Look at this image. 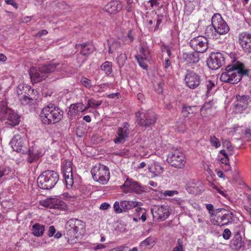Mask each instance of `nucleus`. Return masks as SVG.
Listing matches in <instances>:
<instances>
[{"label": "nucleus", "instance_id": "nucleus-57", "mask_svg": "<svg viewBox=\"0 0 251 251\" xmlns=\"http://www.w3.org/2000/svg\"><path fill=\"white\" fill-rule=\"evenodd\" d=\"M210 111L209 104L205 103L201 109V113L202 116H205V113Z\"/></svg>", "mask_w": 251, "mask_h": 251}, {"label": "nucleus", "instance_id": "nucleus-3", "mask_svg": "<svg viewBox=\"0 0 251 251\" xmlns=\"http://www.w3.org/2000/svg\"><path fill=\"white\" fill-rule=\"evenodd\" d=\"M63 111L52 104L45 106L40 114L42 122L45 125H51L59 122L63 117Z\"/></svg>", "mask_w": 251, "mask_h": 251}, {"label": "nucleus", "instance_id": "nucleus-44", "mask_svg": "<svg viewBox=\"0 0 251 251\" xmlns=\"http://www.w3.org/2000/svg\"><path fill=\"white\" fill-rule=\"evenodd\" d=\"M127 56L125 53H120L116 58V62L119 68H122L126 63Z\"/></svg>", "mask_w": 251, "mask_h": 251}, {"label": "nucleus", "instance_id": "nucleus-22", "mask_svg": "<svg viewBox=\"0 0 251 251\" xmlns=\"http://www.w3.org/2000/svg\"><path fill=\"white\" fill-rule=\"evenodd\" d=\"M129 125L125 123L121 127L118 128L117 135L114 139V142L116 144L124 143L128 137L129 133Z\"/></svg>", "mask_w": 251, "mask_h": 251}, {"label": "nucleus", "instance_id": "nucleus-17", "mask_svg": "<svg viewBox=\"0 0 251 251\" xmlns=\"http://www.w3.org/2000/svg\"><path fill=\"white\" fill-rule=\"evenodd\" d=\"M13 150L17 152L25 151L26 149V138L24 134L15 135L10 142Z\"/></svg>", "mask_w": 251, "mask_h": 251}, {"label": "nucleus", "instance_id": "nucleus-6", "mask_svg": "<svg viewBox=\"0 0 251 251\" xmlns=\"http://www.w3.org/2000/svg\"><path fill=\"white\" fill-rule=\"evenodd\" d=\"M59 179V175L55 171L47 170L42 173L38 177V186L43 189L52 188Z\"/></svg>", "mask_w": 251, "mask_h": 251}, {"label": "nucleus", "instance_id": "nucleus-43", "mask_svg": "<svg viewBox=\"0 0 251 251\" xmlns=\"http://www.w3.org/2000/svg\"><path fill=\"white\" fill-rule=\"evenodd\" d=\"M135 214L139 217L142 222H145L147 219V211L141 207H137L135 209Z\"/></svg>", "mask_w": 251, "mask_h": 251}, {"label": "nucleus", "instance_id": "nucleus-59", "mask_svg": "<svg viewBox=\"0 0 251 251\" xmlns=\"http://www.w3.org/2000/svg\"><path fill=\"white\" fill-rule=\"evenodd\" d=\"M194 8L195 5L192 2L190 1L186 3L185 5L186 10H188L189 12H191Z\"/></svg>", "mask_w": 251, "mask_h": 251}, {"label": "nucleus", "instance_id": "nucleus-50", "mask_svg": "<svg viewBox=\"0 0 251 251\" xmlns=\"http://www.w3.org/2000/svg\"><path fill=\"white\" fill-rule=\"evenodd\" d=\"M126 10L127 12H130L134 9V4L133 0H126Z\"/></svg>", "mask_w": 251, "mask_h": 251}, {"label": "nucleus", "instance_id": "nucleus-4", "mask_svg": "<svg viewBox=\"0 0 251 251\" xmlns=\"http://www.w3.org/2000/svg\"><path fill=\"white\" fill-rule=\"evenodd\" d=\"M69 226L67 231V241L72 245L77 242V239L80 238L85 231V224L82 221L75 219L69 221Z\"/></svg>", "mask_w": 251, "mask_h": 251}, {"label": "nucleus", "instance_id": "nucleus-27", "mask_svg": "<svg viewBox=\"0 0 251 251\" xmlns=\"http://www.w3.org/2000/svg\"><path fill=\"white\" fill-rule=\"evenodd\" d=\"M86 110V108L81 102L71 104L69 108L68 115L73 119L76 114Z\"/></svg>", "mask_w": 251, "mask_h": 251}, {"label": "nucleus", "instance_id": "nucleus-53", "mask_svg": "<svg viewBox=\"0 0 251 251\" xmlns=\"http://www.w3.org/2000/svg\"><path fill=\"white\" fill-rule=\"evenodd\" d=\"M80 82L86 88L89 89L92 86L91 80L86 77H82Z\"/></svg>", "mask_w": 251, "mask_h": 251}, {"label": "nucleus", "instance_id": "nucleus-9", "mask_svg": "<svg viewBox=\"0 0 251 251\" xmlns=\"http://www.w3.org/2000/svg\"><path fill=\"white\" fill-rule=\"evenodd\" d=\"M167 162L172 166L182 168L186 163L183 153L177 150L172 151L168 156Z\"/></svg>", "mask_w": 251, "mask_h": 251}, {"label": "nucleus", "instance_id": "nucleus-12", "mask_svg": "<svg viewBox=\"0 0 251 251\" xmlns=\"http://www.w3.org/2000/svg\"><path fill=\"white\" fill-rule=\"evenodd\" d=\"M151 211L154 221H164L170 214L168 205H154L151 208Z\"/></svg>", "mask_w": 251, "mask_h": 251}, {"label": "nucleus", "instance_id": "nucleus-13", "mask_svg": "<svg viewBox=\"0 0 251 251\" xmlns=\"http://www.w3.org/2000/svg\"><path fill=\"white\" fill-rule=\"evenodd\" d=\"M205 38L201 36L192 39L189 45L190 47L197 52L204 53L208 49V42Z\"/></svg>", "mask_w": 251, "mask_h": 251}, {"label": "nucleus", "instance_id": "nucleus-35", "mask_svg": "<svg viewBox=\"0 0 251 251\" xmlns=\"http://www.w3.org/2000/svg\"><path fill=\"white\" fill-rule=\"evenodd\" d=\"M102 102V100H96L94 98H90L88 100L87 105L85 106L86 110L89 108L96 110L99 108Z\"/></svg>", "mask_w": 251, "mask_h": 251}, {"label": "nucleus", "instance_id": "nucleus-52", "mask_svg": "<svg viewBox=\"0 0 251 251\" xmlns=\"http://www.w3.org/2000/svg\"><path fill=\"white\" fill-rule=\"evenodd\" d=\"M52 198L47 199L40 201V204L48 208H51Z\"/></svg>", "mask_w": 251, "mask_h": 251}, {"label": "nucleus", "instance_id": "nucleus-18", "mask_svg": "<svg viewBox=\"0 0 251 251\" xmlns=\"http://www.w3.org/2000/svg\"><path fill=\"white\" fill-rule=\"evenodd\" d=\"M184 82L188 88L195 89L201 83V76L194 72L188 71L185 75Z\"/></svg>", "mask_w": 251, "mask_h": 251}, {"label": "nucleus", "instance_id": "nucleus-55", "mask_svg": "<svg viewBox=\"0 0 251 251\" xmlns=\"http://www.w3.org/2000/svg\"><path fill=\"white\" fill-rule=\"evenodd\" d=\"M243 131V127L236 126L230 131L232 133V135L239 134L241 136V133Z\"/></svg>", "mask_w": 251, "mask_h": 251}, {"label": "nucleus", "instance_id": "nucleus-28", "mask_svg": "<svg viewBox=\"0 0 251 251\" xmlns=\"http://www.w3.org/2000/svg\"><path fill=\"white\" fill-rule=\"evenodd\" d=\"M232 177V183L237 188H243L246 187V185L240 176L239 171L235 169L231 173Z\"/></svg>", "mask_w": 251, "mask_h": 251}, {"label": "nucleus", "instance_id": "nucleus-56", "mask_svg": "<svg viewBox=\"0 0 251 251\" xmlns=\"http://www.w3.org/2000/svg\"><path fill=\"white\" fill-rule=\"evenodd\" d=\"M178 194V192L176 190H167L163 193L164 197H172Z\"/></svg>", "mask_w": 251, "mask_h": 251}, {"label": "nucleus", "instance_id": "nucleus-51", "mask_svg": "<svg viewBox=\"0 0 251 251\" xmlns=\"http://www.w3.org/2000/svg\"><path fill=\"white\" fill-rule=\"evenodd\" d=\"M206 208L207 209V210L208 211L209 214H210V221H211V218H213V217L215 215L216 209L214 210L213 205L211 204H206Z\"/></svg>", "mask_w": 251, "mask_h": 251}, {"label": "nucleus", "instance_id": "nucleus-31", "mask_svg": "<svg viewBox=\"0 0 251 251\" xmlns=\"http://www.w3.org/2000/svg\"><path fill=\"white\" fill-rule=\"evenodd\" d=\"M230 246L233 250H239L244 246L241 234L237 232L230 241Z\"/></svg>", "mask_w": 251, "mask_h": 251}, {"label": "nucleus", "instance_id": "nucleus-25", "mask_svg": "<svg viewBox=\"0 0 251 251\" xmlns=\"http://www.w3.org/2000/svg\"><path fill=\"white\" fill-rule=\"evenodd\" d=\"M123 8V4L120 1L112 0L104 7L105 10L110 14H115L119 12Z\"/></svg>", "mask_w": 251, "mask_h": 251}, {"label": "nucleus", "instance_id": "nucleus-48", "mask_svg": "<svg viewBox=\"0 0 251 251\" xmlns=\"http://www.w3.org/2000/svg\"><path fill=\"white\" fill-rule=\"evenodd\" d=\"M105 248L106 246L103 244H97L91 246L89 249L90 251H100Z\"/></svg>", "mask_w": 251, "mask_h": 251}, {"label": "nucleus", "instance_id": "nucleus-19", "mask_svg": "<svg viewBox=\"0 0 251 251\" xmlns=\"http://www.w3.org/2000/svg\"><path fill=\"white\" fill-rule=\"evenodd\" d=\"M135 58L141 67L146 70L148 68L147 62L149 61L151 55L148 49L146 47H140Z\"/></svg>", "mask_w": 251, "mask_h": 251}, {"label": "nucleus", "instance_id": "nucleus-47", "mask_svg": "<svg viewBox=\"0 0 251 251\" xmlns=\"http://www.w3.org/2000/svg\"><path fill=\"white\" fill-rule=\"evenodd\" d=\"M173 204L175 205H178L181 208H184L187 201L185 200H182L180 198H176L173 200L172 201Z\"/></svg>", "mask_w": 251, "mask_h": 251}, {"label": "nucleus", "instance_id": "nucleus-41", "mask_svg": "<svg viewBox=\"0 0 251 251\" xmlns=\"http://www.w3.org/2000/svg\"><path fill=\"white\" fill-rule=\"evenodd\" d=\"M100 69L106 75H108L112 72V63L106 61L101 64Z\"/></svg>", "mask_w": 251, "mask_h": 251}, {"label": "nucleus", "instance_id": "nucleus-16", "mask_svg": "<svg viewBox=\"0 0 251 251\" xmlns=\"http://www.w3.org/2000/svg\"><path fill=\"white\" fill-rule=\"evenodd\" d=\"M236 97L235 111L236 113L243 112L251 104V97L249 96L237 95Z\"/></svg>", "mask_w": 251, "mask_h": 251}, {"label": "nucleus", "instance_id": "nucleus-7", "mask_svg": "<svg viewBox=\"0 0 251 251\" xmlns=\"http://www.w3.org/2000/svg\"><path fill=\"white\" fill-rule=\"evenodd\" d=\"M94 180L101 184H106L110 178L108 168L101 164H96L91 171Z\"/></svg>", "mask_w": 251, "mask_h": 251}, {"label": "nucleus", "instance_id": "nucleus-5", "mask_svg": "<svg viewBox=\"0 0 251 251\" xmlns=\"http://www.w3.org/2000/svg\"><path fill=\"white\" fill-rule=\"evenodd\" d=\"M59 65V64L50 63L39 68L31 67L29 70L31 81L35 83L43 81L47 77V74L54 72L56 66Z\"/></svg>", "mask_w": 251, "mask_h": 251}, {"label": "nucleus", "instance_id": "nucleus-24", "mask_svg": "<svg viewBox=\"0 0 251 251\" xmlns=\"http://www.w3.org/2000/svg\"><path fill=\"white\" fill-rule=\"evenodd\" d=\"M238 42L243 50L248 53H251V34L243 32L239 34Z\"/></svg>", "mask_w": 251, "mask_h": 251}, {"label": "nucleus", "instance_id": "nucleus-8", "mask_svg": "<svg viewBox=\"0 0 251 251\" xmlns=\"http://www.w3.org/2000/svg\"><path fill=\"white\" fill-rule=\"evenodd\" d=\"M233 214L225 209H216L215 216L211 218V222L214 225L223 226L233 221Z\"/></svg>", "mask_w": 251, "mask_h": 251}, {"label": "nucleus", "instance_id": "nucleus-21", "mask_svg": "<svg viewBox=\"0 0 251 251\" xmlns=\"http://www.w3.org/2000/svg\"><path fill=\"white\" fill-rule=\"evenodd\" d=\"M3 120L6 124L14 126L20 123V116L13 110L6 109L3 113Z\"/></svg>", "mask_w": 251, "mask_h": 251}, {"label": "nucleus", "instance_id": "nucleus-37", "mask_svg": "<svg viewBox=\"0 0 251 251\" xmlns=\"http://www.w3.org/2000/svg\"><path fill=\"white\" fill-rule=\"evenodd\" d=\"M155 241V238L150 236L140 243V246L143 249L151 248L154 246Z\"/></svg>", "mask_w": 251, "mask_h": 251}, {"label": "nucleus", "instance_id": "nucleus-34", "mask_svg": "<svg viewBox=\"0 0 251 251\" xmlns=\"http://www.w3.org/2000/svg\"><path fill=\"white\" fill-rule=\"evenodd\" d=\"M45 229L44 225L36 223L32 226L31 232L35 236L40 237L43 235Z\"/></svg>", "mask_w": 251, "mask_h": 251}, {"label": "nucleus", "instance_id": "nucleus-30", "mask_svg": "<svg viewBox=\"0 0 251 251\" xmlns=\"http://www.w3.org/2000/svg\"><path fill=\"white\" fill-rule=\"evenodd\" d=\"M142 205L141 202L133 201H122L121 206L123 208V212H126L134 208Z\"/></svg>", "mask_w": 251, "mask_h": 251}, {"label": "nucleus", "instance_id": "nucleus-1", "mask_svg": "<svg viewBox=\"0 0 251 251\" xmlns=\"http://www.w3.org/2000/svg\"><path fill=\"white\" fill-rule=\"evenodd\" d=\"M229 30V27L222 16L216 13L211 18V25L206 26L204 34L208 38L218 39L221 35L227 33Z\"/></svg>", "mask_w": 251, "mask_h": 251}, {"label": "nucleus", "instance_id": "nucleus-36", "mask_svg": "<svg viewBox=\"0 0 251 251\" xmlns=\"http://www.w3.org/2000/svg\"><path fill=\"white\" fill-rule=\"evenodd\" d=\"M33 92V90L31 89L29 86L23 84H19L17 88V93L18 97L24 94H27V95L32 94Z\"/></svg>", "mask_w": 251, "mask_h": 251}, {"label": "nucleus", "instance_id": "nucleus-39", "mask_svg": "<svg viewBox=\"0 0 251 251\" xmlns=\"http://www.w3.org/2000/svg\"><path fill=\"white\" fill-rule=\"evenodd\" d=\"M14 176V171L9 167H5L0 170V176H4L6 179H10Z\"/></svg>", "mask_w": 251, "mask_h": 251}, {"label": "nucleus", "instance_id": "nucleus-46", "mask_svg": "<svg viewBox=\"0 0 251 251\" xmlns=\"http://www.w3.org/2000/svg\"><path fill=\"white\" fill-rule=\"evenodd\" d=\"M185 59L190 63H196L199 60V57L197 53H187L185 54Z\"/></svg>", "mask_w": 251, "mask_h": 251}, {"label": "nucleus", "instance_id": "nucleus-49", "mask_svg": "<svg viewBox=\"0 0 251 251\" xmlns=\"http://www.w3.org/2000/svg\"><path fill=\"white\" fill-rule=\"evenodd\" d=\"M251 136V130L249 128H245L243 127V131L241 133V138H248Z\"/></svg>", "mask_w": 251, "mask_h": 251}, {"label": "nucleus", "instance_id": "nucleus-11", "mask_svg": "<svg viewBox=\"0 0 251 251\" xmlns=\"http://www.w3.org/2000/svg\"><path fill=\"white\" fill-rule=\"evenodd\" d=\"M137 122L138 124L142 127L149 126L154 124L156 121L155 115H150L146 111H138L136 113Z\"/></svg>", "mask_w": 251, "mask_h": 251}, {"label": "nucleus", "instance_id": "nucleus-54", "mask_svg": "<svg viewBox=\"0 0 251 251\" xmlns=\"http://www.w3.org/2000/svg\"><path fill=\"white\" fill-rule=\"evenodd\" d=\"M113 208L116 213L120 214L123 212V208L121 206V202L115 201L113 205Z\"/></svg>", "mask_w": 251, "mask_h": 251}, {"label": "nucleus", "instance_id": "nucleus-14", "mask_svg": "<svg viewBox=\"0 0 251 251\" xmlns=\"http://www.w3.org/2000/svg\"><path fill=\"white\" fill-rule=\"evenodd\" d=\"M225 58L223 54L219 52H212L207 60L208 67L212 70L220 68L224 64Z\"/></svg>", "mask_w": 251, "mask_h": 251}, {"label": "nucleus", "instance_id": "nucleus-42", "mask_svg": "<svg viewBox=\"0 0 251 251\" xmlns=\"http://www.w3.org/2000/svg\"><path fill=\"white\" fill-rule=\"evenodd\" d=\"M108 43L109 46L108 53L109 54L112 53L113 52L117 50L121 46L119 42L112 40H108Z\"/></svg>", "mask_w": 251, "mask_h": 251}, {"label": "nucleus", "instance_id": "nucleus-61", "mask_svg": "<svg viewBox=\"0 0 251 251\" xmlns=\"http://www.w3.org/2000/svg\"><path fill=\"white\" fill-rule=\"evenodd\" d=\"M163 83L162 82L158 83L157 87L155 86V90L158 93H161L163 92Z\"/></svg>", "mask_w": 251, "mask_h": 251}, {"label": "nucleus", "instance_id": "nucleus-23", "mask_svg": "<svg viewBox=\"0 0 251 251\" xmlns=\"http://www.w3.org/2000/svg\"><path fill=\"white\" fill-rule=\"evenodd\" d=\"M129 125L125 123L121 127L118 128L117 135L114 139V142L116 144L124 143L128 137L129 133Z\"/></svg>", "mask_w": 251, "mask_h": 251}, {"label": "nucleus", "instance_id": "nucleus-38", "mask_svg": "<svg viewBox=\"0 0 251 251\" xmlns=\"http://www.w3.org/2000/svg\"><path fill=\"white\" fill-rule=\"evenodd\" d=\"M66 204L62 200L58 199L52 198L51 208L57 209H64Z\"/></svg>", "mask_w": 251, "mask_h": 251}, {"label": "nucleus", "instance_id": "nucleus-58", "mask_svg": "<svg viewBox=\"0 0 251 251\" xmlns=\"http://www.w3.org/2000/svg\"><path fill=\"white\" fill-rule=\"evenodd\" d=\"M231 231L228 228H226L223 233V237L226 240H228L230 238L231 236Z\"/></svg>", "mask_w": 251, "mask_h": 251}, {"label": "nucleus", "instance_id": "nucleus-20", "mask_svg": "<svg viewBox=\"0 0 251 251\" xmlns=\"http://www.w3.org/2000/svg\"><path fill=\"white\" fill-rule=\"evenodd\" d=\"M45 152V148L34 144L29 147L27 161L30 163L36 161L44 154Z\"/></svg>", "mask_w": 251, "mask_h": 251}, {"label": "nucleus", "instance_id": "nucleus-26", "mask_svg": "<svg viewBox=\"0 0 251 251\" xmlns=\"http://www.w3.org/2000/svg\"><path fill=\"white\" fill-rule=\"evenodd\" d=\"M148 169L151 177H155L160 175L163 172V168L160 163L153 161L148 166Z\"/></svg>", "mask_w": 251, "mask_h": 251}, {"label": "nucleus", "instance_id": "nucleus-33", "mask_svg": "<svg viewBox=\"0 0 251 251\" xmlns=\"http://www.w3.org/2000/svg\"><path fill=\"white\" fill-rule=\"evenodd\" d=\"M76 48H80V53L83 55H87L92 53L94 50V47L88 44H82L76 45Z\"/></svg>", "mask_w": 251, "mask_h": 251}, {"label": "nucleus", "instance_id": "nucleus-29", "mask_svg": "<svg viewBox=\"0 0 251 251\" xmlns=\"http://www.w3.org/2000/svg\"><path fill=\"white\" fill-rule=\"evenodd\" d=\"M203 89L205 90V95L207 97L214 94L216 91V83L215 81L210 79L205 80L204 83Z\"/></svg>", "mask_w": 251, "mask_h": 251}, {"label": "nucleus", "instance_id": "nucleus-40", "mask_svg": "<svg viewBox=\"0 0 251 251\" xmlns=\"http://www.w3.org/2000/svg\"><path fill=\"white\" fill-rule=\"evenodd\" d=\"M201 185V183L198 182L197 183L195 182H189L187 184L186 189L189 193H197L199 191V188Z\"/></svg>", "mask_w": 251, "mask_h": 251}, {"label": "nucleus", "instance_id": "nucleus-2", "mask_svg": "<svg viewBox=\"0 0 251 251\" xmlns=\"http://www.w3.org/2000/svg\"><path fill=\"white\" fill-rule=\"evenodd\" d=\"M248 72L244 65L238 62L232 66H227L225 72L222 74L220 80L226 83L236 84L240 81L243 75L247 74Z\"/></svg>", "mask_w": 251, "mask_h": 251}, {"label": "nucleus", "instance_id": "nucleus-64", "mask_svg": "<svg viewBox=\"0 0 251 251\" xmlns=\"http://www.w3.org/2000/svg\"><path fill=\"white\" fill-rule=\"evenodd\" d=\"M56 232V230L54 226H51L49 227L48 230V235L49 237L53 236Z\"/></svg>", "mask_w": 251, "mask_h": 251}, {"label": "nucleus", "instance_id": "nucleus-62", "mask_svg": "<svg viewBox=\"0 0 251 251\" xmlns=\"http://www.w3.org/2000/svg\"><path fill=\"white\" fill-rule=\"evenodd\" d=\"M191 110V107L190 106L184 107H183L182 113L183 114V116L188 117L189 114L190 113V111Z\"/></svg>", "mask_w": 251, "mask_h": 251}, {"label": "nucleus", "instance_id": "nucleus-45", "mask_svg": "<svg viewBox=\"0 0 251 251\" xmlns=\"http://www.w3.org/2000/svg\"><path fill=\"white\" fill-rule=\"evenodd\" d=\"M209 142L211 146L213 147L215 149L219 148L221 145L220 141L215 135L210 136Z\"/></svg>", "mask_w": 251, "mask_h": 251}, {"label": "nucleus", "instance_id": "nucleus-63", "mask_svg": "<svg viewBox=\"0 0 251 251\" xmlns=\"http://www.w3.org/2000/svg\"><path fill=\"white\" fill-rule=\"evenodd\" d=\"M210 186L212 188L215 190L217 192H218L219 194H221L222 195H224L225 193L224 191L221 190L217 186H216L215 184L213 183H211L210 184Z\"/></svg>", "mask_w": 251, "mask_h": 251}, {"label": "nucleus", "instance_id": "nucleus-10", "mask_svg": "<svg viewBox=\"0 0 251 251\" xmlns=\"http://www.w3.org/2000/svg\"><path fill=\"white\" fill-rule=\"evenodd\" d=\"M121 188L125 193H134L140 194L147 191L145 186L140 185L138 182L130 178L126 179Z\"/></svg>", "mask_w": 251, "mask_h": 251}, {"label": "nucleus", "instance_id": "nucleus-60", "mask_svg": "<svg viewBox=\"0 0 251 251\" xmlns=\"http://www.w3.org/2000/svg\"><path fill=\"white\" fill-rule=\"evenodd\" d=\"M160 0H150L148 2L150 3L151 8L157 7L160 4Z\"/></svg>", "mask_w": 251, "mask_h": 251}, {"label": "nucleus", "instance_id": "nucleus-15", "mask_svg": "<svg viewBox=\"0 0 251 251\" xmlns=\"http://www.w3.org/2000/svg\"><path fill=\"white\" fill-rule=\"evenodd\" d=\"M62 172L67 188H71L74 184L72 174V163L69 160H64L62 165Z\"/></svg>", "mask_w": 251, "mask_h": 251}, {"label": "nucleus", "instance_id": "nucleus-32", "mask_svg": "<svg viewBox=\"0 0 251 251\" xmlns=\"http://www.w3.org/2000/svg\"><path fill=\"white\" fill-rule=\"evenodd\" d=\"M31 94L27 95V94H24L21 96H19V100L21 103L23 105H29L33 103L36 100L35 97H32L30 95Z\"/></svg>", "mask_w": 251, "mask_h": 251}]
</instances>
